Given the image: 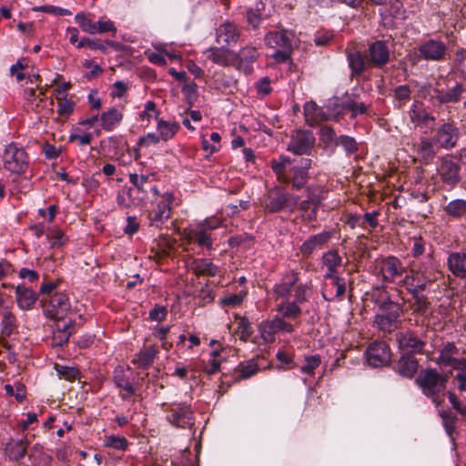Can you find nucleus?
I'll use <instances>...</instances> for the list:
<instances>
[{"label": "nucleus", "mask_w": 466, "mask_h": 466, "mask_svg": "<svg viewBox=\"0 0 466 466\" xmlns=\"http://www.w3.org/2000/svg\"><path fill=\"white\" fill-rule=\"evenodd\" d=\"M390 51L387 42L376 40L369 45L365 54L360 50L347 51V60L350 69V78L360 77L370 67L382 68L390 62Z\"/></svg>", "instance_id": "obj_1"}, {"label": "nucleus", "mask_w": 466, "mask_h": 466, "mask_svg": "<svg viewBox=\"0 0 466 466\" xmlns=\"http://www.w3.org/2000/svg\"><path fill=\"white\" fill-rule=\"evenodd\" d=\"M450 374L451 371L443 374L435 368H425L420 370L415 383L424 396L430 399L436 407H440L444 402Z\"/></svg>", "instance_id": "obj_2"}, {"label": "nucleus", "mask_w": 466, "mask_h": 466, "mask_svg": "<svg viewBox=\"0 0 466 466\" xmlns=\"http://www.w3.org/2000/svg\"><path fill=\"white\" fill-rule=\"evenodd\" d=\"M464 92H466L465 85L452 76H440L435 87L429 91V100L434 106L456 104L461 100Z\"/></svg>", "instance_id": "obj_3"}, {"label": "nucleus", "mask_w": 466, "mask_h": 466, "mask_svg": "<svg viewBox=\"0 0 466 466\" xmlns=\"http://www.w3.org/2000/svg\"><path fill=\"white\" fill-rule=\"evenodd\" d=\"M378 291L380 292V297L377 299V303L383 313L376 315L374 323L380 330L390 333L398 328V319L402 311L401 305L390 299L385 288L378 289Z\"/></svg>", "instance_id": "obj_4"}, {"label": "nucleus", "mask_w": 466, "mask_h": 466, "mask_svg": "<svg viewBox=\"0 0 466 466\" xmlns=\"http://www.w3.org/2000/svg\"><path fill=\"white\" fill-rule=\"evenodd\" d=\"M148 179L146 175L129 174L132 186L118 192L117 204L123 208L144 205L148 198Z\"/></svg>", "instance_id": "obj_5"}, {"label": "nucleus", "mask_w": 466, "mask_h": 466, "mask_svg": "<svg viewBox=\"0 0 466 466\" xmlns=\"http://www.w3.org/2000/svg\"><path fill=\"white\" fill-rule=\"evenodd\" d=\"M299 197L276 186L264 195L261 205L268 213L293 212L298 207Z\"/></svg>", "instance_id": "obj_6"}, {"label": "nucleus", "mask_w": 466, "mask_h": 466, "mask_svg": "<svg viewBox=\"0 0 466 466\" xmlns=\"http://www.w3.org/2000/svg\"><path fill=\"white\" fill-rule=\"evenodd\" d=\"M437 177L445 188H454L461 180V163L455 156L447 154L438 159Z\"/></svg>", "instance_id": "obj_7"}, {"label": "nucleus", "mask_w": 466, "mask_h": 466, "mask_svg": "<svg viewBox=\"0 0 466 466\" xmlns=\"http://www.w3.org/2000/svg\"><path fill=\"white\" fill-rule=\"evenodd\" d=\"M4 167L15 174H23L28 167L29 159L25 150L16 143H10L3 154Z\"/></svg>", "instance_id": "obj_8"}, {"label": "nucleus", "mask_w": 466, "mask_h": 466, "mask_svg": "<svg viewBox=\"0 0 466 466\" xmlns=\"http://www.w3.org/2000/svg\"><path fill=\"white\" fill-rule=\"evenodd\" d=\"M375 268L381 279L388 283H395L406 272V268L401 260L394 256L376 259Z\"/></svg>", "instance_id": "obj_9"}, {"label": "nucleus", "mask_w": 466, "mask_h": 466, "mask_svg": "<svg viewBox=\"0 0 466 466\" xmlns=\"http://www.w3.org/2000/svg\"><path fill=\"white\" fill-rule=\"evenodd\" d=\"M166 420L174 427L180 429L191 428L195 423L194 411L185 402L171 404L166 410Z\"/></svg>", "instance_id": "obj_10"}, {"label": "nucleus", "mask_w": 466, "mask_h": 466, "mask_svg": "<svg viewBox=\"0 0 466 466\" xmlns=\"http://www.w3.org/2000/svg\"><path fill=\"white\" fill-rule=\"evenodd\" d=\"M174 200V194L172 192H166L161 197V199L152 204L147 214L150 227L162 228L171 216L170 205Z\"/></svg>", "instance_id": "obj_11"}, {"label": "nucleus", "mask_w": 466, "mask_h": 466, "mask_svg": "<svg viewBox=\"0 0 466 466\" xmlns=\"http://www.w3.org/2000/svg\"><path fill=\"white\" fill-rule=\"evenodd\" d=\"M42 308L46 318L62 320L70 310V303L66 294L56 292L42 299Z\"/></svg>", "instance_id": "obj_12"}, {"label": "nucleus", "mask_w": 466, "mask_h": 466, "mask_svg": "<svg viewBox=\"0 0 466 466\" xmlns=\"http://www.w3.org/2000/svg\"><path fill=\"white\" fill-rule=\"evenodd\" d=\"M315 137L309 130H296L290 137L288 151L294 155H310L315 147Z\"/></svg>", "instance_id": "obj_13"}, {"label": "nucleus", "mask_w": 466, "mask_h": 466, "mask_svg": "<svg viewBox=\"0 0 466 466\" xmlns=\"http://www.w3.org/2000/svg\"><path fill=\"white\" fill-rule=\"evenodd\" d=\"M460 130L453 121L445 122L438 127L433 136V142L444 149H451L458 144Z\"/></svg>", "instance_id": "obj_14"}, {"label": "nucleus", "mask_w": 466, "mask_h": 466, "mask_svg": "<svg viewBox=\"0 0 466 466\" xmlns=\"http://www.w3.org/2000/svg\"><path fill=\"white\" fill-rule=\"evenodd\" d=\"M399 348L404 354H426V341L415 331L408 329L397 335Z\"/></svg>", "instance_id": "obj_15"}, {"label": "nucleus", "mask_w": 466, "mask_h": 466, "mask_svg": "<svg viewBox=\"0 0 466 466\" xmlns=\"http://www.w3.org/2000/svg\"><path fill=\"white\" fill-rule=\"evenodd\" d=\"M418 50L420 56L427 61H445L448 55L446 44L436 39H428L422 42Z\"/></svg>", "instance_id": "obj_16"}, {"label": "nucleus", "mask_w": 466, "mask_h": 466, "mask_svg": "<svg viewBox=\"0 0 466 466\" xmlns=\"http://www.w3.org/2000/svg\"><path fill=\"white\" fill-rule=\"evenodd\" d=\"M367 361L372 367H382L390 363L391 352L384 341L371 343L367 350Z\"/></svg>", "instance_id": "obj_17"}, {"label": "nucleus", "mask_w": 466, "mask_h": 466, "mask_svg": "<svg viewBox=\"0 0 466 466\" xmlns=\"http://www.w3.org/2000/svg\"><path fill=\"white\" fill-rule=\"evenodd\" d=\"M29 441L26 436L10 438L4 444V457L12 462H19L27 453Z\"/></svg>", "instance_id": "obj_18"}, {"label": "nucleus", "mask_w": 466, "mask_h": 466, "mask_svg": "<svg viewBox=\"0 0 466 466\" xmlns=\"http://www.w3.org/2000/svg\"><path fill=\"white\" fill-rule=\"evenodd\" d=\"M409 117L415 127H432L435 124L436 117L431 115L420 102H414L410 110Z\"/></svg>", "instance_id": "obj_19"}, {"label": "nucleus", "mask_w": 466, "mask_h": 466, "mask_svg": "<svg viewBox=\"0 0 466 466\" xmlns=\"http://www.w3.org/2000/svg\"><path fill=\"white\" fill-rule=\"evenodd\" d=\"M237 68L246 75L253 71L252 63L258 57V52L255 47H243L238 54H234Z\"/></svg>", "instance_id": "obj_20"}, {"label": "nucleus", "mask_w": 466, "mask_h": 466, "mask_svg": "<svg viewBox=\"0 0 466 466\" xmlns=\"http://www.w3.org/2000/svg\"><path fill=\"white\" fill-rule=\"evenodd\" d=\"M432 281L426 278H421L418 271L411 269L410 274H406L400 280L402 286L411 294H419L424 291L428 285Z\"/></svg>", "instance_id": "obj_21"}, {"label": "nucleus", "mask_w": 466, "mask_h": 466, "mask_svg": "<svg viewBox=\"0 0 466 466\" xmlns=\"http://www.w3.org/2000/svg\"><path fill=\"white\" fill-rule=\"evenodd\" d=\"M419 361L412 354H402L398 360L394 370L401 377L412 379L418 372Z\"/></svg>", "instance_id": "obj_22"}, {"label": "nucleus", "mask_w": 466, "mask_h": 466, "mask_svg": "<svg viewBox=\"0 0 466 466\" xmlns=\"http://www.w3.org/2000/svg\"><path fill=\"white\" fill-rule=\"evenodd\" d=\"M185 238L188 242L197 244L201 248L210 250L213 248L211 233L206 231L203 227L196 226L185 232Z\"/></svg>", "instance_id": "obj_23"}, {"label": "nucleus", "mask_w": 466, "mask_h": 466, "mask_svg": "<svg viewBox=\"0 0 466 466\" xmlns=\"http://www.w3.org/2000/svg\"><path fill=\"white\" fill-rule=\"evenodd\" d=\"M332 234L329 231H323L321 233L309 237L300 246L299 250L303 256H310L314 250L322 248L324 245L330 239Z\"/></svg>", "instance_id": "obj_24"}, {"label": "nucleus", "mask_w": 466, "mask_h": 466, "mask_svg": "<svg viewBox=\"0 0 466 466\" xmlns=\"http://www.w3.org/2000/svg\"><path fill=\"white\" fill-rule=\"evenodd\" d=\"M238 38L239 32L237 26L232 23L226 22L217 28L216 41L223 46L236 44Z\"/></svg>", "instance_id": "obj_25"}, {"label": "nucleus", "mask_w": 466, "mask_h": 466, "mask_svg": "<svg viewBox=\"0 0 466 466\" xmlns=\"http://www.w3.org/2000/svg\"><path fill=\"white\" fill-rule=\"evenodd\" d=\"M448 269L456 278L466 279V252H451L447 258Z\"/></svg>", "instance_id": "obj_26"}, {"label": "nucleus", "mask_w": 466, "mask_h": 466, "mask_svg": "<svg viewBox=\"0 0 466 466\" xmlns=\"http://www.w3.org/2000/svg\"><path fill=\"white\" fill-rule=\"evenodd\" d=\"M123 117L124 115L121 110L116 107L108 108L100 115L101 128L106 132H111L120 125Z\"/></svg>", "instance_id": "obj_27"}, {"label": "nucleus", "mask_w": 466, "mask_h": 466, "mask_svg": "<svg viewBox=\"0 0 466 466\" xmlns=\"http://www.w3.org/2000/svg\"><path fill=\"white\" fill-rule=\"evenodd\" d=\"M265 41L272 48L291 49L292 35L287 31L269 32L266 35Z\"/></svg>", "instance_id": "obj_28"}, {"label": "nucleus", "mask_w": 466, "mask_h": 466, "mask_svg": "<svg viewBox=\"0 0 466 466\" xmlns=\"http://www.w3.org/2000/svg\"><path fill=\"white\" fill-rule=\"evenodd\" d=\"M304 116L306 122L310 127H315L318 124L328 120L326 113L314 101H309L304 105Z\"/></svg>", "instance_id": "obj_29"}, {"label": "nucleus", "mask_w": 466, "mask_h": 466, "mask_svg": "<svg viewBox=\"0 0 466 466\" xmlns=\"http://www.w3.org/2000/svg\"><path fill=\"white\" fill-rule=\"evenodd\" d=\"M16 301L20 309H30L37 300V294L25 285L15 288Z\"/></svg>", "instance_id": "obj_30"}, {"label": "nucleus", "mask_w": 466, "mask_h": 466, "mask_svg": "<svg viewBox=\"0 0 466 466\" xmlns=\"http://www.w3.org/2000/svg\"><path fill=\"white\" fill-rule=\"evenodd\" d=\"M258 371V364L256 359L240 362L234 370V381L247 380Z\"/></svg>", "instance_id": "obj_31"}, {"label": "nucleus", "mask_w": 466, "mask_h": 466, "mask_svg": "<svg viewBox=\"0 0 466 466\" xmlns=\"http://www.w3.org/2000/svg\"><path fill=\"white\" fill-rule=\"evenodd\" d=\"M321 261L327 268L324 278L328 279V278L337 275V269L341 266L342 258L338 251L329 250L323 254Z\"/></svg>", "instance_id": "obj_32"}, {"label": "nucleus", "mask_w": 466, "mask_h": 466, "mask_svg": "<svg viewBox=\"0 0 466 466\" xmlns=\"http://www.w3.org/2000/svg\"><path fill=\"white\" fill-rule=\"evenodd\" d=\"M308 178V171L304 170L303 168H299V167H292L289 169V174L282 183H290L294 189L299 190L304 187Z\"/></svg>", "instance_id": "obj_33"}, {"label": "nucleus", "mask_w": 466, "mask_h": 466, "mask_svg": "<svg viewBox=\"0 0 466 466\" xmlns=\"http://www.w3.org/2000/svg\"><path fill=\"white\" fill-rule=\"evenodd\" d=\"M443 210L451 219H461L466 216V200L453 199L443 207Z\"/></svg>", "instance_id": "obj_34"}, {"label": "nucleus", "mask_w": 466, "mask_h": 466, "mask_svg": "<svg viewBox=\"0 0 466 466\" xmlns=\"http://www.w3.org/2000/svg\"><path fill=\"white\" fill-rule=\"evenodd\" d=\"M157 353L158 350L154 346L144 348L138 352L133 363L138 368L147 369L153 364Z\"/></svg>", "instance_id": "obj_35"}, {"label": "nucleus", "mask_w": 466, "mask_h": 466, "mask_svg": "<svg viewBox=\"0 0 466 466\" xmlns=\"http://www.w3.org/2000/svg\"><path fill=\"white\" fill-rule=\"evenodd\" d=\"M208 59L211 60L213 63L222 66H228L229 65L228 56L232 54V52L227 48L221 47H210L208 49Z\"/></svg>", "instance_id": "obj_36"}, {"label": "nucleus", "mask_w": 466, "mask_h": 466, "mask_svg": "<svg viewBox=\"0 0 466 466\" xmlns=\"http://www.w3.org/2000/svg\"><path fill=\"white\" fill-rule=\"evenodd\" d=\"M192 268L194 273L198 276L214 277L219 272L218 267L208 259H198L194 261Z\"/></svg>", "instance_id": "obj_37"}, {"label": "nucleus", "mask_w": 466, "mask_h": 466, "mask_svg": "<svg viewBox=\"0 0 466 466\" xmlns=\"http://www.w3.org/2000/svg\"><path fill=\"white\" fill-rule=\"evenodd\" d=\"M291 161L289 157L281 156L279 159H273L270 162V167L277 176L279 182H283L289 174L288 167L290 166Z\"/></svg>", "instance_id": "obj_38"}, {"label": "nucleus", "mask_w": 466, "mask_h": 466, "mask_svg": "<svg viewBox=\"0 0 466 466\" xmlns=\"http://www.w3.org/2000/svg\"><path fill=\"white\" fill-rule=\"evenodd\" d=\"M299 277L295 272L288 274L283 282L278 284L274 288V292L278 297L287 298L291 291V289L298 282Z\"/></svg>", "instance_id": "obj_39"}, {"label": "nucleus", "mask_w": 466, "mask_h": 466, "mask_svg": "<svg viewBox=\"0 0 466 466\" xmlns=\"http://www.w3.org/2000/svg\"><path fill=\"white\" fill-rule=\"evenodd\" d=\"M436 154L437 152L434 148L433 142L430 141L428 138H424L420 141L418 147V155L424 164H430Z\"/></svg>", "instance_id": "obj_40"}, {"label": "nucleus", "mask_w": 466, "mask_h": 466, "mask_svg": "<svg viewBox=\"0 0 466 466\" xmlns=\"http://www.w3.org/2000/svg\"><path fill=\"white\" fill-rule=\"evenodd\" d=\"M459 354V349L453 342H448L440 350L439 357L436 360V363L441 366H449L450 362L455 358V355Z\"/></svg>", "instance_id": "obj_41"}, {"label": "nucleus", "mask_w": 466, "mask_h": 466, "mask_svg": "<svg viewBox=\"0 0 466 466\" xmlns=\"http://www.w3.org/2000/svg\"><path fill=\"white\" fill-rule=\"evenodd\" d=\"M114 381L117 388L124 390L127 394H122L121 397L123 400L127 398V395H131L135 392V388L126 377L124 371L122 370L116 369L114 373Z\"/></svg>", "instance_id": "obj_42"}, {"label": "nucleus", "mask_w": 466, "mask_h": 466, "mask_svg": "<svg viewBox=\"0 0 466 466\" xmlns=\"http://www.w3.org/2000/svg\"><path fill=\"white\" fill-rule=\"evenodd\" d=\"M1 333L9 337L15 328L16 318L7 308L2 310Z\"/></svg>", "instance_id": "obj_43"}, {"label": "nucleus", "mask_w": 466, "mask_h": 466, "mask_svg": "<svg viewBox=\"0 0 466 466\" xmlns=\"http://www.w3.org/2000/svg\"><path fill=\"white\" fill-rule=\"evenodd\" d=\"M75 20L82 31L90 35L96 34V23L93 21L90 14L87 15L83 12L77 13L75 16Z\"/></svg>", "instance_id": "obj_44"}, {"label": "nucleus", "mask_w": 466, "mask_h": 466, "mask_svg": "<svg viewBox=\"0 0 466 466\" xmlns=\"http://www.w3.org/2000/svg\"><path fill=\"white\" fill-rule=\"evenodd\" d=\"M179 129L177 123H169L164 120L157 122V130L160 133V138L164 141H167L172 138Z\"/></svg>", "instance_id": "obj_45"}, {"label": "nucleus", "mask_w": 466, "mask_h": 466, "mask_svg": "<svg viewBox=\"0 0 466 466\" xmlns=\"http://www.w3.org/2000/svg\"><path fill=\"white\" fill-rule=\"evenodd\" d=\"M296 301H285L278 306V311L282 314L284 318L296 319L301 314V309Z\"/></svg>", "instance_id": "obj_46"}, {"label": "nucleus", "mask_w": 466, "mask_h": 466, "mask_svg": "<svg viewBox=\"0 0 466 466\" xmlns=\"http://www.w3.org/2000/svg\"><path fill=\"white\" fill-rule=\"evenodd\" d=\"M258 331L260 333L261 339L264 341H266L268 343L273 342L275 340V335L277 334V330H275L273 319L262 321L258 325Z\"/></svg>", "instance_id": "obj_47"}, {"label": "nucleus", "mask_w": 466, "mask_h": 466, "mask_svg": "<svg viewBox=\"0 0 466 466\" xmlns=\"http://www.w3.org/2000/svg\"><path fill=\"white\" fill-rule=\"evenodd\" d=\"M393 96L398 102V106L401 107L410 100L411 89L408 85H401L394 88Z\"/></svg>", "instance_id": "obj_48"}, {"label": "nucleus", "mask_w": 466, "mask_h": 466, "mask_svg": "<svg viewBox=\"0 0 466 466\" xmlns=\"http://www.w3.org/2000/svg\"><path fill=\"white\" fill-rule=\"evenodd\" d=\"M72 329L73 324L71 320L65 323L62 327L58 325L57 330L54 334V340L57 341L56 343L59 345L67 342L72 334Z\"/></svg>", "instance_id": "obj_49"}, {"label": "nucleus", "mask_w": 466, "mask_h": 466, "mask_svg": "<svg viewBox=\"0 0 466 466\" xmlns=\"http://www.w3.org/2000/svg\"><path fill=\"white\" fill-rule=\"evenodd\" d=\"M305 364L300 367V371L304 374L312 376L314 370L320 365L321 358L319 354L308 356L305 358Z\"/></svg>", "instance_id": "obj_50"}, {"label": "nucleus", "mask_w": 466, "mask_h": 466, "mask_svg": "<svg viewBox=\"0 0 466 466\" xmlns=\"http://www.w3.org/2000/svg\"><path fill=\"white\" fill-rule=\"evenodd\" d=\"M440 416L442 420L446 431L451 435L456 427L457 417L451 410H441Z\"/></svg>", "instance_id": "obj_51"}, {"label": "nucleus", "mask_w": 466, "mask_h": 466, "mask_svg": "<svg viewBox=\"0 0 466 466\" xmlns=\"http://www.w3.org/2000/svg\"><path fill=\"white\" fill-rule=\"evenodd\" d=\"M298 206L306 220L313 221L316 219L319 207H315V205L306 200L299 201Z\"/></svg>", "instance_id": "obj_52"}, {"label": "nucleus", "mask_w": 466, "mask_h": 466, "mask_svg": "<svg viewBox=\"0 0 466 466\" xmlns=\"http://www.w3.org/2000/svg\"><path fill=\"white\" fill-rule=\"evenodd\" d=\"M342 107L344 110L351 112V118L356 117L358 115L365 114L367 111V106L364 103H359L352 99L345 101Z\"/></svg>", "instance_id": "obj_53"}, {"label": "nucleus", "mask_w": 466, "mask_h": 466, "mask_svg": "<svg viewBox=\"0 0 466 466\" xmlns=\"http://www.w3.org/2000/svg\"><path fill=\"white\" fill-rule=\"evenodd\" d=\"M77 48L88 47L92 50H99L102 53L106 52V46L98 38L83 37L76 45Z\"/></svg>", "instance_id": "obj_54"}, {"label": "nucleus", "mask_w": 466, "mask_h": 466, "mask_svg": "<svg viewBox=\"0 0 466 466\" xmlns=\"http://www.w3.org/2000/svg\"><path fill=\"white\" fill-rule=\"evenodd\" d=\"M306 201H309L319 207L321 200L323 199L322 190L319 186H309L306 187Z\"/></svg>", "instance_id": "obj_55"}, {"label": "nucleus", "mask_w": 466, "mask_h": 466, "mask_svg": "<svg viewBox=\"0 0 466 466\" xmlns=\"http://www.w3.org/2000/svg\"><path fill=\"white\" fill-rule=\"evenodd\" d=\"M336 146H341L349 155L354 154L358 151V144L356 140L346 135H342L338 137Z\"/></svg>", "instance_id": "obj_56"}, {"label": "nucleus", "mask_w": 466, "mask_h": 466, "mask_svg": "<svg viewBox=\"0 0 466 466\" xmlns=\"http://www.w3.org/2000/svg\"><path fill=\"white\" fill-rule=\"evenodd\" d=\"M57 113L61 116H69L75 108V103L66 97L57 96Z\"/></svg>", "instance_id": "obj_57"}, {"label": "nucleus", "mask_w": 466, "mask_h": 466, "mask_svg": "<svg viewBox=\"0 0 466 466\" xmlns=\"http://www.w3.org/2000/svg\"><path fill=\"white\" fill-rule=\"evenodd\" d=\"M411 296L414 299V311L420 315H424L428 311L431 305L428 298L421 293L413 294Z\"/></svg>", "instance_id": "obj_58"}, {"label": "nucleus", "mask_w": 466, "mask_h": 466, "mask_svg": "<svg viewBox=\"0 0 466 466\" xmlns=\"http://www.w3.org/2000/svg\"><path fill=\"white\" fill-rule=\"evenodd\" d=\"M328 279H331V286L335 289V298L339 300H342L346 292L345 279L338 275L329 277Z\"/></svg>", "instance_id": "obj_59"}, {"label": "nucleus", "mask_w": 466, "mask_h": 466, "mask_svg": "<svg viewBox=\"0 0 466 466\" xmlns=\"http://www.w3.org/2000/svg\"><path fill=\"white\" fill-rule=\"evenodd\" d=\"M106 445L115 450L126 451L128 448V441L125 437L110 435L106 438Z\"/></svg>", "instance_id": "obj_60"}, {"label": "nucleus", "mask_w": 466, "mask_h": 466, "mask_svg": "<svg viewBox=\"0 0 466 466\" xmlns=\"http://www.w3.org/2000/svg\"><path fill=\"white\" fill-rule=\"evenodd\" d=\"M336 133L334 129L329 126H324L320 128V140L329 147L330 145H336V141L338 140Z\"/></svg>", "instance_id": "obj_61"}, {"label": "nucleus", "mask_w": 466, "mask_h": 466, "mask_svg": "<svg viewBox=\"0 0 466 466\" xmlns=\"http://www.w3.org/2000/svg\"><path fill=\"white\" fill-rule=\"evenodd\" d=\"M5 393L9 396H15V400L19 402L25 399V387L21 384H15V389L10 384L5 386Z\"/></svg>", "instance_id": "obj_62"}, {"label": "nucleus", "mask_w": 466, "mask_h": 466, "mask_svg": "<svg viewBox=\"0 0 466 466\" xmlns=\"http://www.w3.org/2000/svg\"><path fill=\"white\" fill-rule=\"evenodd\" d=\"M238 329L240 332V339L242 340H248L252 335V327L251 323L246 317L239 318V321L238 323Z\"/></svg>", "instance_id": "obj_63"}, {"label": "nucleus", "mask_w": 466, "mask_h": 466, "mask_svg": "<svg viewBox=\"0 0 466 466\" xmlns=\"http://www.w3.org/2000/svg\"><path fill=\"white\" fill-rule=\"evenodd\" d=\"M455 67L466 78V50L460 49L455 54Z\"/></svg>", "instance_id": "obj_64"}]
</instances>
